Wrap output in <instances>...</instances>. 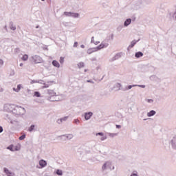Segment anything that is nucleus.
<instances>
[{"mask_svg":"<svg viewBox=\"0 0 176 176\" xmlns=\"http://www.w3.org/2000/svg\"><path fill=\"white\" fill-rule=\"evenodd\" d=\"M170 144L171 145L173 149H176V136L173 138L170 142Z\"/></svg>","mask_w":176,"mask_h":176,"instance_id":"8","label":"nucleus"},{"mask_svg":"<svg viewBox=\"0 0 176 176\" xmlns=\"http://www.w3.org/2000/svg\"><path fill=\"white\" fill-rule=\"evenodd\" d=\"M39 166L41 168H43L47 166V162L45 160H41L39 161Z\"/></svg>","mask_w":176,"mask_h":176,"instance_id":"10","label":"nucleus"},{"mask_svg":"<svg viewBox=\"0 0 176 176\" xmlns=\"http://www.w3.org/2000/svg\"><path fill=\"white\" fill-rule=\"evenodd\" d=\"M109 137H111V138H113L115 135H118L116 133H109Z\"/></svg>","mask_w":176,"mask_h":176,"instance_id":"38","label":"nucleus"},{"mask_svg":"<svg viewBox=\"0 0 176 176\" xmlns=\"http://www.w3.org/2000/svg\"><path fill=\"white\" fill-rule=\"evenodd\" d=\"M3 172L6 174V175L14 176V173H12V171L9 170L8 168H3Z\"/></svg>","mask_w":176,"mask_h":176,"instance_id":"12","label":"nucleus"},{"mask_svg":"<svg viewBox=\"0 0 176 176\" xmlns=\"http://www.w3.org/2000/svg\"><path fill=\"white\" fill-rule=\"evenodd\" d=\"M2 91H3V88L0 87V93H2Z\"/></svg>","mask_w":176,"mask_h":176,"instance_id":"55","label":"nucleus"},{"mask_svg":"<svg viewBox=\"0 0 176 176\" xmlns=\"http://www.w3.org/2000/svg\"><path fill=\"white\" fill-rule=\"evenodd\" d=\"M35 127H36V126L35 124H32L28 129V131H29L30 133H32V131H35Z\"/></svg>","mask_w":176,"mask_h":176,"instance_id":"19","label":"nucleus"},{"mask_svg":"<svg viewBox=\"0 0 176 176\" xmlns=\"http://www.w3.org/2000/svg\"><path fill=\"white\" fill-rule=\"evenodd\" d=\"M43 60L41 58V56L38 55H34L30 58V61H33L34 64H41Z\"/></svg>","mask_w":176,"mask_h":176,"instance_id":"2","label":"nucleus"},{"mask_svg":"<svg viewBox=\"0 0 176 176\" xmlns=\"http://www.w3.org/2000/svg\"><path fill=\"white\" fill-rule=\"evenodd\" d=\"M47 87H49V85L45 83L44 86H43V89H47Z\"/></svg>","mask_w":176,"mask_h":176,"instance_id":"43","label":"nucleus"},{"mask_svg":"<svg viewBox=\"0 0 176 176\" xmlns=\"http://www.w3.org/2000/svg\"><path fill=\"white\" fill-rule=\"evenodd\" d=\"M116 116H118V118H122V113H116Z\"/></svg>","mask_w":176,"mask_h":176,"instance_id":"41","label":"nucleus"},{"mask_svg":"<svg viewBox=\"0 0 176 176\" xmlns=\"http://www.w3.org/2000/svg\"><path fill=\"white\" fill-rule=\"evenodd\" d=\"M52 65H54V67H56V68H60V63L57 60H53Z\"/></svg>","mask_w":176,"mask_h":176,"instance_id":"22","label":"nucleus"},{"mask_svg":"<svg viewBox=\"0 0 176 176\" xmlns=\"http://www.w3.org/2000/svg\"><path fill=\"white\" fill-rule=\"evenodd\" d=\"M122 126L120 125H116V129H121Z\"/></svg>","mask_w":176,"mask_h":176,"instance_id":"54","label":"nucleus"},{"mask_svg":"<svg viewBox=\"0 0 176 176\" xmlns=\"http://www.w3.org/2000/svg\"><path fill=\"white\" fill-rule=\"evenodd\" d=\"M94 43V45H98V43H100V41H95V43Z\"/></svg>","mask_w":176,"mask_h":176,"instance_id":"56","label":"nucleus"},{"mask_svg":"<svg viewBox=\"0 0 176 176\" xmlns=\"http://www.w3.org/2000/svg\"><path fill=\"white\" fill-rule=\"evenodd\" d=\"M12 113H13V115H16V116H20L21 115H24L25 113V109L22 107H19V106H16V105L14 104V109L12 110Z\"/></svg>","mask_w":176,"mask_h":176,"instance_id":"1","label":"nucleus"},{"mask_svg":"<svg viewBox=\"0 0 176 176\" xmlns=\"http://www.w3.org/2000/svg\"><path fill=\"white\" fill-rule=\"evenodd\" d=\"M47 100L51 102L58 101V99L56 98L55 96H50L47 98Z\"/></svg>","mask_w":176,"mask_h":176,"instance_id":"23","label":"nucleus"},{"mask_svg":"<svg viewBox=\"0 0 176 176\" xmlns=\"http://www.w3.org/2000/svg\"><path fill=\"white\" fill-rule=\"evenodd\" d=\"M14 145L10 144L7 147V149H8V151H10L11 152H14Z\"/></svg>","mask_w":176,"mask_h":176,"instance_id":"25","label":"nucleus"},{"mask_svg":"<svg viewBox=\"0 0 176 176\" xmlns=\"http://www.w3.org/2000/svg\"><path fill=\"white\" fill-rule=\"evenodd\" d=\"M14 108V104H4L3 109L6 112H13V109Z\"/></svg>","mask_w":176,"mask_h":176,"instance_id":"4","label":"nucleus"},{"mask_svg":"<svg viewBox=\"0 0 176 176\" xmlns=\"http://www.w3.org/2000/svg\"><path fill=\"white\" fill-rule=\"evenodd\" d=\"M38 83H40L41 85H45V81H43V80H38Z\"/></svg>","mask_w":176,"mask_h":176,"instance_id":"40","label":"nucleus"},{"mask_svg":"<svg viewBox=\"0 0 176 176\" xmlns=\"http://www.w3.org/2000/svg\"><path fill=\"white\" fill-rule=\"evenodd\" d=\"M87 83H94V81L91 80H87Z\"/></svg>","mask_w":176,"mask_h":176,"instance_id":"49","label":"nucleus"},{"mask_svg":"<svg viewBox=\"0 0 176 176\" xmlns=\"http://www.w3.org/2000/svg\"><path fill=\"white\" fill-rule=\"evenodd\" d=\"M109 44L107 43H104V42H102L101 44L100 45H98V47H93L92 48V50L93 52H98V50H101V49H104L105 47H108Z\"/></svg>","mask_w":176,"mask_h":176,"instance_id":"3","label":"nucleus"},{"mask_svg":"<svg viewBox=\"0 0 176 176\" xmlns=\"http://www.w3.org/2000/svg\"><path fill=\"white\" fill-rule=\"evenodd\" d=\"M22 60L23 61H27V60H28V55L27 54L23 55L22 57Z\"/></svg>","mask_w":176,"mask_h":176,"instance_id":"29","label":"nucleus"},{"mask_svg":"<svg viewBox=\"0 0 176 176\" xmlns=\"http://www.w3.org/2000/svg\"><path fill=\"white\" fill-rule=\"evenodd\" d=\"M57 123H58V124H61L63 123V120H61V118H60V119H58Z\"/></svg>","mask_w":176,"mask_h":176,"instance_id":"42","label":"nucleus"},{"mask_svg":"<svg viewBox=\"0 0 176 176\" xmlns=\"http://www.w3.org/2000/svg\"><path fill=\"white\" fill-rule=\"evenodd\" d=\"M96 136L100 135L101 137L100 138L101 141H105V140H107V135H104V133H102V132L96 133Z\"/></svg>","mask_w":176,"mask_h":176,"instance_id":"9","label":"nucleus"},{"mask_svg":"<svg viewBox=\"0 0 176 176\" xmlns=\"http://www.w3.org/2000/svg\"><path fill=\"white\" fill-rule=\"evenodd\" d=\"M19 66L23 67V63H20Z\"/></svg>","mask_w":176,"mask_h":176,"instance_id":"64","label":"nucleus"},{"mask_svg":"<svg viewBox=\"0 0 176 176\" xmlns=\"http://www.w3.org/2000/svg\"><path fill=\"white\" fill-rule=\"evenodd\" d=\"M80 47H82V49H85V45H83V44L81 45H80Z\"/></svg>","mask_w":176,"mask_h":176,"instance_id":"57","label":"nucleus"},{"mask_svg":"<svg viewBox=\"0 0 176 176\" xmlns=\"http://www.w3.org/2000/svg\"><path fill=\"white\" fill-rule=\"evenodd\" d=\"M87 53H88V54H91V53H94L93 51V48L88 49Z\"/></svg>","mask_w":176,"mask_h":176,"instance_id":"34","label":"nucleus"},{"mask_svg":"<svg viewBox=\"0 0 176 176\" xmlns=\"http://www.w3.org/2000/svg\"><path fill=\"white\" fill-rule=\"evenodd\" d=\"M112 167V162L110 161H107L104 163V164L102 166V170L105 171L107 168H109L111 170V168Z\"/></svg>","mask_w":176,"mask_h":176,"instance_id":"6","label":"nucleus"},{"mask_svg":"<svg viewBox=\"0 0 176 176\" xmlns=\"http://www.w3.org/2000/svg\"><path fill=\"white\" fill-rule=\"evenodd\" d=\"M74 123H75L76 124H78V123H79V120L75 119V120H74Z\"/></svg>","mask_w":176,"mask_h":176,"instance_id":"45","label":"nucleus"},{"mask_svg":"<svg viewBox=\"0 0 176 176\" xmlns=\"http://www.w3.org/2000/svg\"><path fill=\"white\" fill-rule=\"evenodd\" d=\"M60 119H61L62 122H67V120H68V116L63 117Z\"/></svg>","mask_w":176,"mask_h":176,"instance_id":"35","label":"nucleus"},{"mask_svg":"<svg viewBox=\"0 0 176 176\" xmlns=\"http://www.w3.org/2000/svg\"><path fill=\"white\" fill-rule=\"evenodd\" d=\"M74 47H78V42L74 43Z\"/></svg>","mask_w":176,"mask_h":176,"instance_id":"50","label":"nucleus"},{"mask_svg":"<svg viewBox=\"0 0 176 176\" xmlns=\"http://www.w3.org/2000/svg\"><path fill=\"white\" fill-rule=\"evenodd\" d=\"M20 149H21V144H18L17 145L14 146V152L17 151H20Z\"/></svg>","mask_w":176,"mask_h":176,"instance_id":"21","label":"nucleus"},{"mask_svg":"<svg viewBox=\"0 0 176 176\" xmlns=\"http://www.w3.org/2000/svg\"><path fill=\"white\" fill-rule=\"evenodd\" d=\"M10 120L11 124H13V121H12V120Z\"/></svg>","mask_w":176,"mask_h":176,"instance_id":"63","label":"nucleus"},{"mask_svg":"<svg viewBox=\"0 0 176 176\" xmlns=\"http://www.w3.org/2000/svg\"><path fill=\"white\" fill-rule=\"evenodd\" d=\"M56 175L61 176V175H63V170H61L60 169H57L56 170Z\"/></svg>","mask_w":176,"mask_h":176,"instance_id":"27","label":"nucleus"},{"mask_svg":"<svg viewBox=\"0 0 176 176\" xmlns=\"http://www.w3.org/2000/svg\"><path fill=\"white\" fill-rule=\"evenodd\" d=\"M72 17H74V19H78V17H79V13L72 12Z\"/></svg>","mask_w":176,"mask_h":176,"instance_id":"26","label":"nucleus"},{"mask_svg":"<svg viewBox=\"0 0 176 176\" xmlns=\"http://www.w3.org/2000/svg\"><path fill=\"white\" fill-rule=\"evenodd\" d=\"M60 138H64V137L65 138V139H63V141H67V140H72V138H74V135L72 134H65V135H62L60 136Z\"/></svg>","mask_w":176,"mask_h":176,"instance_id":"7","label":"nucleus"},{"mask_svg":"<svg viewBox=\"0 0 176 176\" xmlns=\"http://www.w3.org/2000/svg\"><path fill=\"white\" fill-rule=\"evenodd\" d=\"M110 170H115V166H113V167L111 166Z\"/></svg>","mask_w":176,"mask_h":176,"instance_id":"59","label":"nucleus"},{"mask_svg":"<svg viewBox=\"0 0 176 176\" xmlns=\"http://www.w3.org/2000/svg\"><path fill=\"white\" fill-rule=\"evenodd\" d=\"M31 83H35V80H32L31 81Z\"/></svg>","mask_w":176,"mask_h":176,"instance_id":"61","label":"nucleus"},{"mask_svg":"<svg viewBox=\"0 0 176 176\" xmlns=\"http://www.w3.org/2000/svg\"><path fill=\"white\" fill-rule=\"evenodd\" d=\"M78 68H83V67H85V63H83V62H80V63H78Z\"/></svg>","mask_w":176,"mask_h":176,"instance_id":"28","label":"nucleus"},{"mask_svg":"<svg viewBox=\"0 0 176 176\" xmlns=\"http://www.w3.org/2000/svg\"><path fill=\"white\" fill-rule=\"evenodd\" d=\"M142 56H144V53L141 52H138L135 54V57H136V58H140V57H142Z\"/></svg>","mask_w":176,"mask_h":176,"instance_id":"20","label":"nucleus"},{"mask_svg":"<svg viewBox=\"0 0 176 176\" xmlns=\"http://www.w3.org/2000/svg\"><path fill=\"white\" fill-rule=\"evenodd\" d=\"M117 87H118V90H122V91H126V87H123L120 83L117 84Z\"/></svg>","mask_w":176,"mask_h":176,"instance_id":"16","label":"nucleus"},{"mask_svg":"<svg viewBox=\"0 0 176 176\" xmlns=\"http://www.w3.org/2000/svg\"><path fill=\"white\" fill-rule=\"evenodd\" d=\"M155 78H156V76H151L150 77V79H151V80H153V79H155Z\"/></svg>","mask_w":176,"mask_h":176,"instance_id":"46","label":"nucleus"},{"mask_svg":"<svg viewBox=\"0 0 176 176\" xmlns=\"http://www.w3.org/2000/svg\"><path fill=\"white\" fill-rule=\"evenodd\" d=\"M0 65H3V60L0 59Z\"/></svg>","mask_w":176,"mask_h":176,"instance_id":"52","label":"nucleus"},{"mask_svg":"<svg viewBox=\"0 0 176 176\" xmlns=\"http://www.w3.org/2000/svg\"><path fill=\"white\" fill-rule=\"evenodd\" d=\"M84 116L85 120H89L91 119V116H93V113L91 111L85 113Z\"/></svg>","mask_w":176,"mask_h":176,"instance_id":"11","label":"nucleus"},{"mask_svg":"<svg viewBox=\"0 0 176 176\" xmlns=\"http://www.w3.org/2000/svg\"><path fill=\"white\" fill-rule=\"evenodd\" d=\"M147 102H153V100L152 99H148Z\"/></svg>","mask_w":176,"mask_h":176,"instance_id":"53","label":"nucleus"},{"mask_svg":"<svg viewBox=\"0 0 176 176\" xmlns=\"http://www.w3.org/2000/svg\"><path fill=\"white\" fill-rule=\"evenodd\" d=\"M142 1V2H145L146 3H149V1H151V0H141Z\"/></svg>","mask_w":176,"mask_h":176,"instance_id":"47","label":"nucleus"},{"mask_svg":"<svg viewBox=\"0 0 176 176\" xmlns=\"http://www.w3.org/2000/svg\"><path fill=\"white\" fill-rule=\"evenodd\" d=\"M64 14L65 16H67L68 17H72V12H65Z\"/></svg>","mask_w":176,"mask_h":176,"instance_id":"30","label":"nucleus"},{"mask_svg":"<svg viewBox=\"0 0 176 176\" xmlns=\"http://www.w3.org/2000/svg\"><path fill=\"white\" fill-rule=\"evenodd\" d=\"M47 94H49L50 97H57V94H56V92H54V91L52 89H47Z\"/></svg>","mask_w":176,"mask_h":176,"instance_id":"14","label":"nucleus"},{"mask_svg":"<svg viewBox=\"0 0 176 176\" xmlns=\"http://www.w3.org/2000/svg\"><path fill=\"white\" fill-rule=\"evenodd\" d=\"M19 140L20 141H23V140H25V134H23L22 135H21L19 138Z\"/></svg>","mask_w":176,"mask_h":176,"instance_id":"32","label":"nucleus"},{"mask_svg":"<svg viewBox=\"0 0 176 176\" xmlns=\"http://www.w3.org/2000/svg\"><path fill=\"white\" fill-rule=\"evenodd\" d=\"M130 176H138V174L137 173V171H134L131 174Z\"/></svg>","mask_w":176,"mask_h":176,"instance_id":"37","label":"nucleus"},{"mask_svg":"<svg viewBox=\"0 0 176 176\" xmlns=\"http://www.w3.org/2000/svg\"><path fill=\"white\" fill-rule=\"evenodd\" d=\"M130 24H131V19L129 18L125 20V21L124 22V27H129Z\"/></svg>","mask_w":176,"mask_h":176,"instance_id":"15","label":"nucleus"},{"mask_svg":"<svg viewBox=\"0 0 176 176\" xmlns=\"http://www.w3.org/2000/svg\"><path fill=\"white\" fill-rule=\"evenodd\" d=\"M135 86H138V87H142V89H145V85H135Z\"/></svg>","mask_w":176,"mask_h":176,"instance_id":"44","label":"nucleus"},{"mask_svg":"<svg viewBox=\"0 0 176 176\" xmlns=\"http://www.w3.org/2000/svg\"><path fill=\"white\" fill-rule=\"evenodd\" d=\"M20 90H21V85L19 84L17 85V88H13V91H16V93H19V91H20Z\"/></svg>","mask_w":176,"mask_h":176,"instance_id":"24","label":"nucleus"},{"mask_svg":"<svg viewBox=\"0 0 176 176\" xmlns=\"http://www.w3.org/2000/svg\"><path fill=\"white\" fill-rule=\"evenodd\" d=\"M4 30H6V31H8V26L5 25Z\"/></svg>","mask_w":176,"mask_h":176,"instance_id":"58","label":"nucleus"},{"mask_svg":"<svg viewBox=\"0 0 176 176\" xmlns=\"http://www.w3.org/2000/svg\"><path fill=\"white\" fill-rule=\"evenodd\" d=\"M137 42H140V39L138 41L133 40L131 41V45L128 47L127 50H130V49L133 48V46H135Z\"/></svg>","mask_w":176,"mask_h":176,"instance_id":"13","label":"nucleus"},{"mask_svg":"<svg viewBox=\"0 0 176 176\" xmlns=\"http://www.w3.org/2000/svg\"><path fill=\"white\" fill-rule=\"evenodd\" d=\"M95 41H94V36H92L91 37V43H94Z\"/></svg>","mask_w":176,"mask_h":176,"instance_id":"48","label":"nucleus"},{"mask_svg":"<svg viewBox=\"0 0 176 176\" xmlns=\"http://www.w3.org/2000/svg\"><path fill=\"white\" fill-rule=\"evenodd\" d=\"M34 97H41V93L39 91H34Z\"/></svg>","mask_w":176,"mask_h":176,"instance_id":"31","label":"nucleus"},{"mask_svg":"<svg viewBox=\"0 0 176 176\" xmlns=\"http://www.w3.org/2000/svg\"><path fill=\"white\" fill-rule=\"evenodd\" d=\"M3 127L0 126V133H3Z\"/></svg>","mask_w":176,"mask_h":176,"instance_id":"51","label":"nucleus"},{"mask_svg":"<svg viewBox=\"0 0 176 176\" xmlns=\"http://www.w3.org/2000/svg\"><path fill=\"white\" fill-rule=\"evenodd\" d=\"M9 27L12 31H16V25H14L13 21L10 22Z\"/></svg>","mask_w":176,"mask_h":176,"instance_id":"18","label":"nucleus"},{"mask_svg":"<svg viewBox=\"0 0 176 176\" xmlns=\"http://www.w3.org/2000/svg\"><path fill=\"white\" fill-rule=\"evenodd\" d=\"M122 56H123V52H118L113 58H110L109 61V63H113V61H116V60L122 58Z\"/></svg>","mask_w":176,"mask_h":176,"instance_id":"5","label":"nucleus"},{"mask_svg":"<svg viewBox=\"0 0 176 176\" xmlns=\"http://www.w3.org/2000/svg\"><path fill=\"white\" fill-rule=\"evenodd\" d=\"M96 60H97L96 58H94L91 59V61H96Z\"/></svg>","mask_w":176,"mask_h":176,"instance_id":"60","label":"nucleus"},{"mask_svg":"<svg viewBox=\"0 0 176 176\" xmlns=\"http://www.w3.org/2000/svg\"><path fill=\"white\" fill-rule=\"evenodd\" d=\"M136 85H129L126 86V90H131V89H133V87H135Z\"/></svg>","mask_w":176,"mask_h":176,"instance_id":"33","label":"nucleus"},{"mask_svg":"<svg viewBox=\"0 0 176 176\" xmlns=\"http://www.w3.org/2000/svg\"><path fill=\"white\" fill-rule=\"evenodd\" d=\"M111 39L113 40V34H111Z\"/></svg>","mask_w":176,"mask_h":176,"instance_id":"62","label":"nucleus"},{"mask_svg":"<svg viewBox=\"0 0 176 176\" xmlns=\"http://www.w3.org/2000/svg\"><path fill=\"white\" fill-rule=\"evenodd\" d=\"M59 62L60 64H63L64 63V57L61 56L60 58Z\"/></svg>","mask_w":176,"mask_h":176,"instance_id":"36","label":"nucleus"},{"mask_svg":"<svg viewBox=\"0 0 176 176\" xmlns=\"http://www.w3.org/2000/svg\"><path fill=\"white\" fill-rule=\"evenodd\" d=\"M5 119H8L9 120H12V118H10V116H9L8 114L5 115Z\"/></svg>","mask_w":176,"mask_h":176,"instance_id":"39","label":"nucleus"},{"mask_svg":"<svg viewBox=\"0 0 176 176\" xmlns=\"http://www.w3.org/2000/svg\"><path fill=\"white\" fill-rule=\"evenodd\" d=\"M156 115V111L155 110H151L148 113H147V116L148 118H151V116H155Z\"/></svg>","mask_w":176,"mask_h":176,"instance_id":"17","label":"nucleus"}]
</instances>
